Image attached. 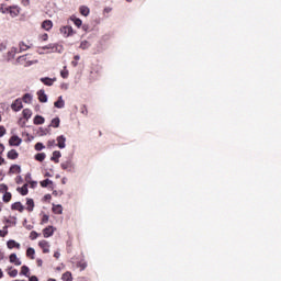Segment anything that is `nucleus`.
<instances>
[{
	"label": "nucleus",
	"mask_w": 281,
	"mask_h": 281,
	"mask_svg": "<svg viewBox=\"0 0 281 281\" xmlns=\"http://www.w3.org/2000/svg\"><path fill=\"white\" fill-rule=\"evenodd\" d=\"M54 258H60V252H55Z\"/></svg>",
	"instance_id": "5fc2aeb1"
},
{
	"label": "nucleus",
	"mask_w": 281,
	"mask_h": 281,
	"mask_svg": "<svg viewBox=\"0 0 281 281\" xmlns=\"http://www.w3.org/2000/svg\"><path fill=\"white\" fill-rule=\"evenodd\" d=\"M47 146H48V148H52L53 146H57L56 140H54V139L48 140Z\"/></svg>",
	"instance_id": "37998d69"
},
{
	"label": "nucleus",
	"mask_w": 281,
	"mask_h": 281,
	"mask_svg": "<svg viewBox=\"0 0 281 281\" xmlns=\"http://www.w3.org/2000/svg\"><path fill=\"white\" fill-rule=\"evenodd\" d=\"M9 260L12 265H15V267H21V260L16 257V254H11Z\"/></svg>",
	"instance_id": "1a4fd4ad"
},
{
	"label": "nucleus",
	"mask_w": 281,
	"mask_h": 281,
	"mask_svg": "<svg viewBox=\"0 0 281 281\" xmlns=\"http://www.w3.org/2000/svg\"><path fill=\"white\" fill-rule=\"evenodd\" d=\"M47 281H56V279H52V278H50V279H48Z\"/></svg>",
	"instance_id": "69168bd1"
},
{
	"label": "nucleus",
	"mask_w": 281,
	"mask_h": 281,
	"mask_svg": "<svg viewBox=\"0 0 281 281\" xmlns=\"http://www.w3.org/2000/svg\"><path fill=\"white\" fill-rule=\"evenodd\" d=\"M9 276L10 278H16V276H19V270L12 269L11 271H9Z\"/></svg>",
	"instance_id": "e433bc0d"
},
{
	"label": "nucleus",
	"mask_w": 281,
	"mask_h": 281,
	"mask_svg": "<svg viewBox=\"0 0 281 281\" xmlns=\"http://www.w3.org/2000/svg\"><path fill=\"white\" fill-rule=\"evenodd\" d=\"M49 126H52L53 128H58V126H60V117L53 119Z\"/></svg>",
	"instance_id": "4be33fe9"
},
{
	"label": "nucleus",
	"mask_w": 281,
	"mask_h": 281,
	"mask_svg": "<svg viewBox=\"0 0 281 281\" xmlns=\"http://www.w3.org/2000/svg\"><path fill=\"white\" fill-rule=\"evenodd\" d=\"M45 199H52V195L47 194L45 195Z\"/></svg>",
	"instance_id": "0e129e2a"
},
{
	"label": "nucleus",
	"mask_w": 281,
	"mask_h": 281,
	"mask_svg": "<svg viewBox=\"0 0 281 281\" xmlns=\"http://www.w3.org/2000/svg\"><path fill=\"white\" fill-rule=\"evenodd\" d=\"M4 150H5V146L0 143V155H3Z\"/></svg>",
	"instance_id": "de8ad7c7"
},
{
	"label": "nucleus",
	"mask_w": 281,
	"mask_h": 281,
	"mask_svg": "<svg viewBox=\"0 0 281 281\" xmlns=\"http://www.w3.org/2000/svg\"><path fill=\"white\" fill-rule=\"evenodd\" d=\"M60 34H63L64 38H69V36H74V27L66 25L59 29Z\"/></svg>",
	"instance_id": "f257e3e1"
},
{
	"label": "nucleus",
	"mask_w": 281,
	"mask_h": 281,
	"mask_svg": "<svg viewBox=\"0 0 281 281\" xmlns=\"http://www.w3.org/2000/svg\"><path fill=\"white\" fill-rule=\"evenodd\" d=\"M11 52L16 54V48H12Z\"/></svg>",
	"instance_id": "e2e57ef3"
},
{
	"label": "nucleus",
	"mask_w": 281,
	"mask_h": 281,
	"mask_svg": "<svg viewBox=\"0 0 281 281\" xmlns=\"http://www.w3.org/2000/svg\"><path fill=\"white\" fill-rule=\"evenodd\" d=\"M56 142H57L58 148H60V149L66 148V146H67V144H66L67 137H65V135L58 136Z\"/></svg>",
	"instance_id": "39448f33"
},
{
	"label": "nucleus",
	"mask_w": 281,
	"mask_h": 281,
	"mask_svg": "<svg viewBox=\"0 0 281 281\" xmlns=\"http://www.w3.org/2000/svg\"><path fill=\"white\" fill-rule=\"evenodd\" d=\"M8 192V184L1 183L0 184V194H5Z\"/></svg>",
	"instance_id": "473e14b6"
},
{
	"label": "nucleus",
	"mask_w": 281,
	"mask_h": 281,
	"mask_svg": "<svg viewBox=\"0 0 281 281\" xmlns=\"http://www.w3.org/2000/svg\"><path fill=\"white\" fill-rule=\"evenodd\" d=\"M7 157L11 160L19 159V151H16V149H11L8 151Z\"/></svg>",
	"instance_id": "4468645a"
},
{
	"label": "nucleus",
	"mask_w": 281,
	"mask_h": 281,
	"mask_svg": "<svg viewBox=\"0 0 281 281\" xmlns=\"http://www.w3.org/2000/svg\"><path fill=\"white\" fill-rule=\"evenodd\" d=\"M5 133H7L5 126L0 125V137H3V135H5Z\"/></svg>",
	"instance_id": "79ce46f5"
},
{
	"label": "nucleus",
	"mask_w": 281,
	"mask_h": 281,
	"mask_svg": "<svg viewBox=\"0 0 281 281\" xmlns=\"http://www.w3.org/2000/svg\"><path fill=\"white\" fill-rule=\"evenodd\" d=\"M79 12L80 14H82V16H89V12H90L89 7H86V5L80 7Z\"/></svg>",
	"instance_id": "5701e85b"
},
{
	"label": "nucleus",
	"mask_w": 281,
	"mask_h": 281,
	"mask_svg": "<svg viewBox=\"0 0 281 281\" xmlns=\"http://www.w3.org/2000/svg\"><path fill=\"white\" fill-rule=\"evenodd\" d=\"M74 58L75 60H80V55H76Z\"/></svg>",
	"instance_id": "4d7b16f0"
},
{
	"label": "nucleus",
	"mask_w": 281,
	"mask_h": 281,
	"mask_svg": "<svg viewBox=\"0 0 281 281\" xmlns=\"http://www.w3.org/2000/svg\"><path fill=\"white\" fill-rule=\"evenodd\" d=\"M2 201L3 203H10V201H12V193L7 191V193H4L2 196Z\"/></svg>",
	"instance_id": "393cba45"
},
{
	"label": "nucleus",
	"mask_w": 281,
	"mask_h": 281,
	"mask_svg": "<svg viewBox=\"0 0 281 281\" xmlns=\"http://www.w3.org/2000/svg\"><path fill=\"white\" fill-rule=\"evenodd\" d=\"M45 157H46L45 153H40L35 155L36 161H45Z\"/></svg>",
	"instance_id": "7c9ffc66"
},
{
	"label": "nucleus",
	"mask_w": 281,
	"mask_h": 281,
	"mask_svg": "<svg viewBox=\"0 0 281 281\" xmlns=\"http://www.w3.org/2000/svg\"><path fill=\"white\" fill-rule=\"evenodd\" d=\"M38 247L42 249L43 254H49V241L43 239L38 241Z\"/></svg>",
	"instance_id": "20e7f679"
},
{
	"label": "nucleus",
	"mask_w": 281,
	"mask_h": 281,
	"mask_svg": "<svg viewBox=\"0 0 281 281\" xmlns=\"http://www.w3.org/2000/svg\"><path fill=\"white\" fill-rule=\"evenodd\" d=\"M8 236V226H4V231H0V237L5 238Z\"/></svg>",
	"instance_id": "a19ab883"
},
{
	"label": "nucleus",
	"mask_w": 281,
	"mask_h": 281,
	"mask_svg": "<svg viewBox=\"0 0 281 281\" xmlns=\"http://www.w3.org/2000/svg\"><path fill=\"white\" fill-rule=\"evenodd\" d=\"M111 10H112L111 8H105V9H104V13H105V14H109V12H111Z\"/></svg>",
	"instance_id": "603ef678"
},
{
	"label": "nucleus",
	"mask_w": 281,
	"mask_h": 281,
	"mask_svg": "<svg viewBox=\"0 0 281 281\" xmlns=\"http://www.w3.org/2000/svg\"><path fill=\"white\" fill-rule=\"evenodd\" d=\"M60 76L61 78H69V70H67L66 68L64 70L60 71Z\"/></svg>",
	"instance_id": "58836bf2"
},
{
	"label": "nucleus",
	"mask_w": 281,
	"mask_h": 281,
	"mask_svg": "<svg viewBox=\"0 0 281 281\" xmlns=\"http://www.w3.org/2000/svg\"><path fill=\"white\" fill-rule=\"evenodd\" d=\"M22 115H23L24 120H30V117H32V110H30V109H24V110L22 111Z\"/></svg>",
	"instance_id": "b1692460"
},
{
	"label": "nucleus",
	"mask_w": 281,
	"mask_h": 281,
	"mask_svg": "<svg viewBox=\"0 0 281 281\" xmlns=\"http://www.w3.org/2000/svg\"><path fill=\"white\" fill-rule=\"evenodd\" d=\"M63 281H74V277H71V272L67 271L61 276Z\"/></svg>",
	"instance_id": "bb28decb"
},
{
	"label": "nucleus",
	"mask_w": 281,
	"mask_h": 281,
	"mask_svg": "<svg viewBox=\"0 0 281 281\" xmlns=\"http://www.w3.org/2000/svg\"><path fill=\"white\" fill-rule=\"evenodd\" d=\"M36 250L34 248L30 247L26 249V258H30V260H34L36 257Z\"/></svg>",
	"instance_id": "f3484780"
},
{
	"label": "nucleus",
	"mask_w": 281,
	"mask_h": 281,
	"mask_svg": "<svg viewBox=\"0 0 281 281\" xmlns=\"http://www.w3.org/2000/svg\"><path fill=\"white\" fill-rule=\"evenodd\" d=\"M43 236H44V238H49V237L54 236V226H47L46 228H44Z\"/></svg>",
	"instance_id": "0eeeda50"
},
{
	"label": "nucleus",
	"mask_w": 281,
	"mask_h": 281,
	"mask_svg": "<svg viewBox=\"0 0 281 281\" xmlns=\"http://www.w3.org/2000/svg\"><path fill=\"white\" fill-rule=\"evenodd\" d=\"M19 47L20 52H27V49H30V46H27L25 42H20Z\"/></svg>",
	"instance_id": "c756f323"
},
{
	"label": "nucleus",
	"mask_w": 281,
	"mask_h": 281,
	"mask_svg": "<svg viewBox=\"0 0 281 281\" xmlns=\"http://www.w3.org/2000/svg\"><path fill=\"white\" fill-rule=\"evenodd\" d=\"M43 49H54V44H48L46 46H43Z\"/></svg>",
	"instance_id": "49530a36"
},
{
	"label": "nucleus",
	"mask_w": 281,
	"mask_h": 281,
	"mask_svg": "<svg viewBox=\"0 0 281 281\" xmlns=\"http://www.w3.org/2000/svg\"><path fill=\"white\" fill-rule=\"evenodd\" d=\"M36 186V182H31V188H34Z\"/></svg>",
	"instance_id": "052dcab7"
},
{
	"label": "nucleus",
	"mask_w": 281,
	"mask_h": 281,
	"mask_svg": "<svg viewBox=\"0 0 281 281\" xmlns=\"http://www.w3.org/2000/svg\"><path fill=\"white\" fill-rule=\"evenodd\" d=\"M3 258H5V256L3 255L2 251H0V262H1V260H3Z\"/></svg>",
	"instance_id": "864d4df0"
},
{
	"label": "nucleus",
	"mask_w": 281,
	"mask_h": 281,
	"mask_svg": "<svg viewBox=\"0 0 281 281\" xmlns=\"http://www.w3.org/2000/svg\"><path fill=\"white\" fill-rule=\"evenodd\" d=\"M43 148H45V146L43 145V143H37L35 145V150H43Z\"/></svg>",
	"instance_id": "c03bdc74"
},
{
	"label": "nucleus",
	"mask_w": 281,
	"mask_h": 281,
	"mask_svg": "<svg viewBox=\"0 0 281 281\" xmlns=\"http://www.w3.org/2000/svg\"><path fill=\"white\" fill-rule=\"evenodd\" d=\"M16 191L21 193L22 196H27V184H23V187H18Z\"/></svg>",
	"instance_id": "6ab92c4d"
},
{
	"label": "nucleus",
	"mask_w": 281,
	"mask_h": 281,
	"mask_svg": "<svg viewBox=\"0 0 281 281\" xmlns=\"http://www.w3.org/2000/svg\"><path fill=\"white\" fill-rule=\"evenodd\" d=\"M3 210V203L0 202V212Z\"/></svg>",
	"instance_id": "680f3d73"
},
{
	"label": "nucleus",
	"mask_w": 281,
	"mask_h": 281,
	"mask_svg": "<svg viewBox=\"0 0 281 281\" xmlns=\"http://www.w3.org/2000/svg\"><path fill=\"white\" fill-rule=\"evenodd\" d=\"M22 102H24L25 104H30L32 102V94L25 93L22 98Z\"/></svg>",
	"instance_id": "cd10ccee"
},
{
	"label": "nucleus",
	"mask_w": 281,
	"mask_h": 281,
	"mask_svg": "<svg viewBox=\"0 0 281 281\" xmlns=\"http://www.w3.org/2000/svg\"><path fill=\"white\" fill-rule=\"evenodd\" d=\"M7 247H8V249H21V244L16 243V240H14V239H10L7 243Z\"/></svg>",
	"instance_id": "6e6552de"
},
{
	"label": "nucleus",
	"mask_w": 281,
	"mask_h": 281,
	"mask_svg": "<svg viewBox=\"0 0 281 281\" xmlns=\"http://www.w3.org/2000/svg\"><path fill=\"white\" fill-rule=\"evenodd\" d=\"M1 278H3V270H1V268H0V280H1Z\"/></svg>",
	"instance_id": "bf43d9fd"
},
{
	"label": "nucleus",
	"mask_w": 281,
	"mask_h": 281,
	"mask_svg": "<svg viewBox=\"0 0 281 281\" xmlns=\"http://www.w3.org/2000/svg\"><path fill=\"white\" fill-rule=\"evenodd\" d=\"M37 97L40 102H47V94H45V90H40L37 92Z\"/></svg>",
	"instance_id": "aec40b11"
},
{
	"label": "nucleus",
	"mask_w": 281,
	"mask_h": 281,
	"mask_svg": "<svg viewBox=\"0 0 281 281\" xmlns=\"http://www.w3.org/2000/svg\"><path fill=\"white\" fill-rule=\"evenodd\" d=\"M41 82H43V85H45L46 87H52L54 85V82H56V78H48V77H44L41 78Z\"/></svg>",
	"instance_id": "9b49d317"
},
{
	"label": "nucleus",
	"mask_w": 281,
	"mask_h": 281,
	"mask_svg": "<svg viewBox=\"0 0 281 281\" xmlns=\"http://www.w3.org/2000/svg\"><path fill=\"white\" fill-rule=\"evenodd\" d=\"M74 21V24L77 26V27H80L82 25V20L78 19V18H75L72 19Z\"/></svg>",
	"instance_id": "4c0bfd02"
},
{
	"label": "nucleus",
	"mask_w": 281,
	"mask_h": 281,
	"mask_svg": "<svg viewBox=\"0 0 281 281\" xmlns=\"http://www.w3.org/2000/svg\"><path fill=\"white\" fill-rule=\"evenodd\" d=\"M41 41H47V38H49V35H47V33H44L40 36Z\"/></svg>",
	"instance_id": "a18cd8bd"
},
{
	"label": "nucleus",
	"mask_w": 281,
	"mask_h": 281,
	"mask_svg": "<svg viewBox=\"0 0 281 281\" xmlns=\"http://www.w3.org/2000/svg\"><path fill=\"white\" fill-rule=\"evenodd\" d=\"M80 48L81 49H89V42H87V41L81 42Z\"/></svg>",
	"instance_id": "ea45409f"
},
{
	"label": "nucleus",
	"mask_w": 281,
	"mask_h": 281,
	"mask_svg": "<svg viewBox=\"0 0 281 281\" xmlns=\"http://www.w3.org/2000/svg\"><path fill=\"white\" fill-rule=\"evenodd\" d=\"M42 188H47V186H52L54 183L52 180L46 179L40 182Z\"/></svg>",
	"instance_id": "2f4dec72"
},
{
	"label": "nucleus",
	"mask_w": 281,
	"mask_h": 281,
	"mask_svg": "<svg viewBox=\"0 0 281 281\" xmlns=\"http://www.w3.org/2000/svg\"><path fill=\"white\" fill-rule=\"evenodd\" d=\"M54 214H63V205L57 204L53 206Z\"/></svg>",
	"instance_id": "c85d7f7f"
},
{
	"label": "nucleus",
	"mask_w": 281,
	"mask_h": 281,
	"mask_svg": "<svg viewBox=\"0 0 281 281\" xmlns=\"http://www.w3.org/2000/svg\"><path fill=\"white\" fill-rule=\"evenodd\" d=\"M52 27H54V22H52V20H45L42 23V29L45 30L46 32H49V30H52Z\"/></svg>",
	"instance_id": "9d476101"
},
{
	"label": "nucleus",
	"mask_w": 281,
	"mask_h": 281,
	"mask_svg": "<svg viewBox=\"0 0 281 281\" xmlns=\"http://www.w3.org/2000/svg\"><path fill=\"white\" fill-rule=\"evenodd\" d=\"M71 64L74 67H78V61H72Z\"/></svg>",
	"instance_id": "13d9d810"
},
{
	"label": "nucleus",
	"mask_w": 281,
	"mask_h": 281,
	"mask_svg": "<svg viewBox=\"0 0 281 281\" xmlns=\"http://www.w3.org/2000/svg\"><path fill=\"white\" fill-rule=\"evenodd\" d=\"M3 164H5V159L0 156V166H3Z\"/></svg>",
	"instance_id": "3c124183"
},
{
	"label": "nucleus",
	"mask_w": 281,
	"mask_h": 281,
	"mask_svg": "<svg viewBox=\"0 0 281 281\" xmlns=\"http://www.w3.org/2000/svg\"><path fill=\"white\" fill-rule=\"evenodd\" d=\"M63 170H67V164H61Z\"/></svg>",
	"instance_id": "6e6d98bb"
},
{
	"label": "nucleus",
	"mask_w": 281,
	"mask_h": 281,
	"mask_svg": "<svg viewBox=\"0 0 281 281\" xmlns=\"http://www.w3.org/2000/svg\"><path fill=\"white\" fill-rule=\"evenodd\" d=\"M77 267L80 269V271H85V269H87V262L86 261H79L77 263Z\"/></svg>",
	"instance_id": "72a5a7b5"
},
{
	"label": "nucleus",
	"mask_w": 281,
	"mask_h": 281,
	"mask_svg": "<svg viewBox=\"0 0 281 281\" xmlns=\"http://www.w3.org/2000/svg\"><path fill=\"white\" fill-rule=\"evenodd\" d=\"M2 117H1V114H0V122H1Z\"/></svg>",
	"instance_id": "774afa93"
},
{
	"label": "nucleus",
	"mask_w": 281,
	"mask_h": 281,
	"mask_svg": "<svg viewBox=\"0 0 281 281\" xmlns=\"http://www.w3.org/2000/svg\"><path fill=\"white\" fill-rule=\"evenodd\" d=\"M37 267H43V259H36Z\"/></svg>",
	"instance_id": "09e8293b"
},
{
	"label": "nucleus",
	"mask_w": 281,
	"mask_h": 281,
	"mask_svg": "<svg viewBox=\"0 0 281 281\" xmlns=\"http://www.w3.org/2000/svg\"><path fill=\"white\" fill-rule=\"evenodd\" d=\"M22 139L19 136H11L9 139L10 146H21Z\"/></svg>",
	"instance_id": "f8f14e48"
},
{
	"label": "nucleus",
	"mask_w": 281,
	"mask_h": 281,
	"mask_svg": "<svg viewBox=\"0 0 281 281\" xmlns=\"http://www.w3.org/2000/svg\"><path fill=\"white\" fill-rule=\"evenodd\" d=\"M26 210L27 212H34V200L26 199Z\"/></svg>",
	"instance_id": "412c9836"
},
{
	"label": "nucleus",
	"mask_w": 281,
	"mask_h": 281,
	"mask_svg": "<svg viewBox=\"0 0 281 281\" xmlns=\"http://www.w3.org/2000/svg\"><path fill=\"white\" fill-rule=\"evenodd\" d=\"M40 234H37L35 231H32L30 233V239L31 240H36V238H38Z\"/></svg>",
	"instance_id": "c9c22d12"
},
{
	"label": "nucleus",
	"mask_w": 281,
	"mask_h": 281,
	"mask_svg": "<svg viewBox=\"0 0 281 281\" xmlns=\"http://www.w3.org/2000/svg\"><path fill=\"white\" fill-rule=\"evenodd\" d=\"M60 157H63V155L60 154L59 150H55L53 153V156L50 157V161H54L55 164H58L60 160Z\"/></svg>",
	"instance_id": "dca6fc26"
},
{
	"label": "nucleus",
	"mask_w": 281,
	"mask_h": 281,
	"mask_svg": "<svg viewBox=\"0 0 281 281\" xmlns=\"http://www.w3.org/2000/svg\"><path fill=\"white\" fill-rule=\"evenodd\" d=\"M12 111L15 113H19L21 109H23V100L21 98H18L12 104H11Z\"/></svg>",
	"instance_id": "7ed1b4c3"
},
{
	"label": "nucleus",
	"mask_w": 281,
	"mask_h": 281,
	"mask_svg": "<svg viewBox=\"0 0 281 281\" xmlns=\"http://www.w3.org/2000/svg\"><path fill=\"white\" fill-rule=\"evenodd\" d=\"M33 124H35V126H41V124H45V117L41 115H35V117L33 119Z\"/></svg>",
	"instance_id": "2eb2a0df"
},
{
	"label": "nucleus",
	"mask_w": 281,
	"mask_h": 281,
	"mask_svg": "<svg viewBox=\"0 0 281 281\" xmlns=\"http://www.w3.org/2000/svg\"><path fill=\"white\" fill-rule=\"evenodd\" d=\"M100 137L102 136V132H99Z\"/></svg>",
	"instance_id": "338daca9"
},
{
	"label": "nucleus",
	"mask_w": 281,
	"mask_h": 281,
	"mask_svg": "<svg viewBox=\"0 0 281 281\" xmlns=\"http://www.w3.org/2000/svg\"><path fill=\"white\" fill-rule=\"evenodd\" d=\"M54 106L56 109H65V100H63V97H58V100L54 103Z\"/></svg>",
	"instance_id": "a211bd4d"
},
{
	"label": "nucleus",
	"mask_w": 281,
	"mask_h": 281,
	"mask_svg": "<svg viewBox=\"0 0 281 281\" xmlns=\"http://www.w3.org/2000/svg\"><path fill=\"white\" fill-rule=\"evenodd\" d=\"M11 210L13 212H20L23 213L25 210V206L21 202H15L11 205Z\"/></svg>",
	"instance_id": "423d86ee"
},
{
	"label": "nucleus",
	"mask_w": 281,
	"mask_h": 281,
	"mask_svg": "<svg viewBox=\"0 0 281 281\" xmlns=\"http://www.w3.org/2000/svg\"><path fill=\"white\" fill-rule=\"evenodd\" d=\"M47 223H49V215L44 214V215L42 216L41 225H45V224H47Z\"/></svg>",
	"instance_id": "f704fd0d"
},
{
	"label": "nucleus",
	"mask_w": 281,
	"mask_h": 281,
	"mask_svg": "<svg viewBox=\"0 0 281 281\" xmlns=\"http://www.w3.org/2000/svg\"><path fill=\"white\" fill-rule=\"evenodd\" d=\"M21 276H25L26 278H30V268L27 266L21 267Z\"/></svg>",
	"instance_id": "a878e982"
},
{
	"label": "nucleus",
	"mask_w": 281,
	"mask_h": 281,
	"mask_svg": "<svg viewBox=\"0 0 281 281\" xmlns=\"http://www.w3.org/2000/svg\"><path fill=\"white\" fill-rule=\"evenodd\" d=\"M0 10L3 13L9 12L11 16H19V13H20L19 7H9V8L1 7Z\"/></svg>",
	"instance_id": "f03ea898"
},
{
	"label": "nucleus",
	"mask_w": 281,
	"mask_h": 281,
	"mask_svg": "<svg viewBox=\"0 0 281 281\" xmlns=\"http://www.w3.org/2000/svg\"><path fill=\"white\" fill-rule=\"evenodd\" d=\"M9 175H21V166L12 165L9 169Z\"/></svg>",
	"instance_id": "ddd939ff"
},
{
	"label": "nucleus",
	"mask_w": 281,
	"mask_h": 281,
	"mask_svg": "<svg viewBox=\"0 0 281 281\" xmlns=\"http://www.w3.org/2000/svg\"><path fill=\"white\" fill-rule=\"evenodd\" d=\"M29 281H38V277L36 276L29 277Z\"/></svg>",
	"instance_id": "8fccbe9b"
}]
</instances>
